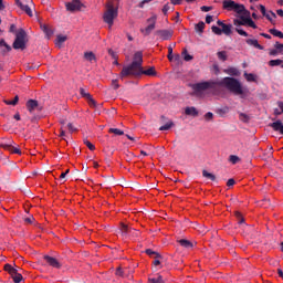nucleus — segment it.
I'll use <instances>...</instances> for the list:
<instances>
[{"instance_id":"obj_1","label":"nucleus","mask_w":283,"mask_h":283,"mask_svg":"<svg viewBox=\"0 0 283 283\" xmlns=\"http://www.w3.org/2000/svg\"><path fill=\"white\" fill-rule=\"evenodd\" d=\"M142 75L155 77L157 75L156 69L154 66L144 70L143 69V52L136 51L134 53V57L132 61V64L127 66H123V70H120V78L133 76V77H139Z\"/></svg>"},{"instance_id":"obj_2","label":"nucleus","mask_w":283,"mask_h":283,"mask_svg":"<svg viewBox=\"0 0 283 283\" xmlns=\"http://www.w3.org/2000/svg\"><path fill=\"white\" fill-rule=\"evenodd\" d=\"M214 85L222 86L237 96H241L242 94H244V91L242 90V84L235 77H223L222 80L214 82Z\"/></svg>"},{"instance_id":"obj_3","label":"nucleus","mask_w":283,"mask_h":283,"mask_svg":"<svg viewBox=\"0 0 283 283\" xmlns=\"http://www.w3.org/2000/svg\"><path fill=\"white\" fill-rule=\"evenodd\" d=\"M249 27L251 29H258V25H255V23L253 22V20H251V18H249V15H241V20H234V27H237L234 30L237 31V33H239V35L241 36H249V34H247V32H244L240 27Z\"/></svg>"},{"instance_id":"obj_4","label":"nucleus","mask_w":283,"mask_h":283,"mask_svg":"<svg viewBox=\"0 0 283 283\" xmlns=\"http://www.w3.org/2000/svg\"><path fill=\"white\" fill-rule=\"evenodd\" d=\"M223 9L234 11L237 14H241L242 17H249V11L244 9V6L234 1H223Z\"/></svg>"},{"instance_id":"obj_5","label":"nucleus","mask_w":283,"mask_h":283,"mask_svg":"<svg viewBox=\"0 0 283 283\" xmlns=\"http://www.w3.org/2000/svg\"><path fill=\"white\" fill-rule=\"evenodd\" d=\"M28 34L25 33V30L21 29L17 32V38L14 39V42L12 43V49L14 50H25V38Z\"/></svg>"},{"instance_id":"obj_6","label":"nucleus","mask_w":283,"mask_h":283,"mask_svg":"<svg viewBox=\"0 0 283 283\" xmlns=\"http://www.w3.org/2000/svg\"><path fill=\"white\" fill-rule=\"evenodd\" d=\"M217 85L214 82H201L197 84H190V88L195 92V94H201L202 92L213 90Z\"/></svg>"},{"instance_id":"obj_7","label":"nucleus","mask_w":283,"mask_h":283,"mask_svg":"<svg viewBox=\"0 0 283 283\" xmlns=\"http://www.w3.org/2000/svg\"><path fill=\"white\" fill-rule=\"evenodd\" d=\"M3 271L8 272L10 274V277H12V281L14 283H21L23 281V275L17 271L12 265L6 264L3 265Z\"/></svg>"},{"instance_id":"obj_8","label":"nucleus","mask_w":283,"mask_h":283,"mask_svg":"<svg viewBox=\"0 0 283 283\" xmlns=\"http://www.w3.org/2000/svg\"><path fill=\"white\" fill-rule=\"evenodd\" d=\"M64 7L66 8V11H69V12H77V11L82 10L84 4H82V2L80 0H71V2H66L64 4Z\"/></svg>"},{"instance_id":"obj_9","label":"nucleus","mask_w":283,"mask_h":283,"mask_svg":"<svg viewBox=\"0 0 283 283\" xmlns=\"http://www.w3.org/2000/svg\"><path fill=\"white\" fill-rule=\"evenodd\" d=\"M156 15L147 19V23H149V25H147V28L145 29H140V33H143L145 36H149V34H151V31L156 29Z\"/></svg>"},{"instance_id":"obj_10","label":"nucleus","mask_w":283,"mask_h":283,"mask_svg":"<svg viewBox=\"0 0 283 283\" xmlns=\"http://www.w3.org/2000/svg\"><path fill=\"white\" fill-rule=\"evenodd\" d=\"M116 18V9L114 8H108V10H106V13H104V22H106V24L111 25L114 24V19Z\"/></svg>"},{"instance_id":"obj_11","label":"nucleus","mask_w":283,"mask_h":283,"mask_svg":"<svg viewBox=\"0 0 283 283\" xmlns=\"http://www.w3.org/2000/svg\"><path fill=\"white\" fill-rule=\"evenodd\" d=\"M80 95L88 102V106L93 108L97 107V102L93 99V96L91 95V93L86 92V90L80 88Z\"/></svg>"},{"instance_id":"obj_12","label":"nucleus","mask_w":283,"mask_h":283,"mask_svg":"<svg viewBox=\"0 0 283 283\" xmlns=\"http://www.w3.org/2000/svg\"><path fill=\"white\" fill-rule=\"evenodd\" d=\"M160 120L163 124V126H160L159 130L160 132H166V130H170L174 127V122L171 119H167V117L161 116Z\"/></svg>"},{"instance_id":"obj_13","label":"nucleus","mask_w":283,"mask_h":283,"mask_svg":"<svg viewBox=\"0 0 283 283\" xmlns=\"http://www.w3.org/2000/svg\"><path fill=\"white\" fill-rule=\"evenodd\" d=\"M14 3L17 4V7H19V9H21V11L25 12L28 17H33L32 9L30 8V6L23 4V1L21 0H14Z\"/></svg>"},{"instance_id":"obj_14","label":"nucleus","mask_w":283,"mask_h":283,"mask_svg":"<svg viewBox=\"0 0 283 283\" xmlns=\"http://www.w3.org/2000/svg\"><path fill=\"white\" fill-rule=\"evenodd\" d=\"M44 261H46V264L53 269H61L62 264L55 259L50 255H44Z\"/></svg>"},{"instance_id":"obj_15","label":"nucleus","mask_w":283,"mask_h":283,"mask_svg":"<svg viewBox=\"0 0 283 283\" xmlns=\"http://www.w3.org/2000/svg\"><path fill=\"white\" fill-rule=\"evenodd\" d=\"M156 34L163 39V41H169L171 40V36H174V31L171 30H158L156 31Z\"/></svg>"},{"instance_id":"obj_16","label":"nucleus","mask_w":283,"mask_h":283,"mask_svg":"<svg viewBox=\"0 0 283 283\" xmlns=\"http://www.w3.org/2000/svg\"><path fill=\"white\" fill-rule=\"evenodd\" d=\"M217 25L221 27L220 30L223 31L226 36H230L232 34V24H226L223 21L219 20L217 21Z\"/></svg>"},{"instance_id":"obj_17","label":"nucleus","mask_w":283,"mask_h":283,"mask_svg":"<svg viewBox=\"0 0 283 283\" xmlns=\"http://www.w3.org/2000/svg\"><path fill=\"white\" fill-rule=\"evenodd\" d=\"M1 148H3V150L10 151V154L21 155V149L19 148V146H10L9 144H1Z\"/></svg>"},{"instance_id":"obj_18","label":"nucleus","mask_w":283,"mask_h":283,"mask_svg":"<svg viewBox=\"0 0 283 283\" xmlns=\"http://www.w3.org/2000/svg\"><path fill=\"white\" fill-rule=\"evenodd\" d=\"M269 127H271L273 129V132H277V133L282 134V136H283V124H282V120L277 119V120L269 124Z\"/></svg>"},{"instance_id":"obj_19","label":"nucleus","mask_w":283,"mask_h":283,"mask_svg":"<svg viewBox=\"0 0 283 283\" xmlns=\"http://www.w3.org/2000/svg\"><path fill=\"white\" fill-rule=\"evenodd\" d=\"M25 107L28 108V112H30V114H32V113H34V111H36V108H39V102L35 99H30L25 104Z\"/></svg>"},{"instance_id":"obj_20","label":"nucleus","mask_w":283,"mask_h":283,"mask_svg":"<svg viewBox=\"0 0 283 283\" xmlns=\"http://www.w3.org/2000/svg\"><path fill=\"white\" fill-rule=\"evenodd\" d=\"M184 114L186 116L197 117L199 115V112L195 107H186L184 109Z\"/></svg>"},{"instance_id":"obj_21","label":"nucleus","mask_w":283,"mask_h":283,"mask_svg":"<svg viewBox=\"0 0 283 283\" xmlns=\"http://www.w3.org/2000/svg\"><path fill=\"white\" fill-rule=\"evenodd\" d=\"M245 43H247V45L253 46V48H255V49H258V50H260V51L264 50V46L260 45V44L258 43V40L247 39V40H245Z\"/></svg>"},{"instance_id":"obj_22","label":"nucleus","mask_w":283,"mask_h":283,"mask_svg":"<svg viewBox=\"0 0 283 283\" xmlns=\"http://www.w3.org/2000/svg\"><path fill=\"white\" fill-rule=\"evenodd\" d=\"M134 232H136V230H134V229H132V228H129V227H127L125 224H120V234L123 237L132 234Z\"/></svg>"},{"instance_id":"obj_23","label":"nucleus","mask_w":283,"mask_h":283,"mask_svg":"<svg viewBox=\"0 0 283 283\" xmlns=\"http://www.w3.org/2000/svg\"><path fill=\"white\" fill-rule=\"evenodd\" d=\"M177 243L179 245H181V248H184V249H192V242H190L189 240L179 239V240H177Z\"/></svg>"},{"instance_id":"obj_24","label":"nucleus","mask_w":283,"mask_h":283,"mask_svg":"<svg viewBox=\"0 0 283 283\" xmlns=\"http://www.w3.org/2000/svg\"><path fill=\"white\" fill-rule=\"evenodd\" d=\"M148 281L149 283H165V281L163 280V275L160 274H156V276H150Z\"/></svg>"},{"instance_id":"obj_25","label":"nucleus","mask_w":283,"mask_h":283,"mask_svg":"<svg viewBox=\"0 0 283 283\" xmlns=\"http://www.w3.org/2000/svg\"><path fill=\"white\" fill-rule=\"evenodd\" d=\"M201 176L206 179H210V181H217V176H214L213 174L208 172L207 170H202Z\"/></svg>"},{"instance_id":"obj_26","label":"nucleus","mask_w":283,"mask_h":283,"mask_svg":"<svg viewBox=\"0 0 283 283\" xmlns=\"http://www.w3.org/2000/svg\"><path fill=\"white\" fill-rule=\"evenodd\" d=\"M205 28H206V23L199 22V23L195 24V32L202 34Z\"/></svg>"},{"instance_id":"obj_27","label":"nucleus","mask_w":283,"mask_h":283,"mask_svg":"<svg viewBox=\"0 0 283 283\" xmlns=\"http://www.w3.org/2000/svg\"><path fill=\"white\" fill-rule=\"evenodd\" d=\"M145 253L154 259L163 258L158 252H155L154 250H150V249L145 250Z\"/></svg>"},{"instance_id":"obj_28","label":"nucleus","mask_w":283,"mask_h":283,"mask_svg":"<svg viewBox=\"0 0 283 283\" xmlns=\"http://www.w3.org/2000/svg\"><path fill=\"white\" fill-rule=\"evenodd\" d=\"M262 17L266 18V20H269V22H271L272 24H275L273 22V19L276 18L275 12L269 11V13H264V14H262Z\"/></svg>"},{"instance_id":"obj_29","label":"nucleus","mask_w":283,"mask_h":283,"mask_svg":"<svg viewBox=\"0 0 283 283\" xmlns=\"http://www.w3.org/2000/svg\"><path fill=\"white\" fill-rule=\"evenodd\" d=\"M1 145H9L10 147H15L18 145L14 144V140L12 139H8V138H3L0 140V147Z\"/></svg>"},{"instance_id":"obj_30","label":"nucleus","mask_w":283,"mask_h":283,"mask_svg":"<svg viewBox=\"0 0 283 283\" xmlns=\"http://www.w3.org/2000/svg\"><path fill=\"white\" fill-rule=\"evenodd\" d=\"M18 103H19V96H14V99L12 101L3 99V104L8 106H17Z\"/></svg>"},{"instance_id":"obj_31","label":"nucleus","mask_w":283,"mask_h":283,"mask_svg":"<svg viewBox=\"0 0 283 283\" xmlns=\"http://www.w3.org/2000/svg\"><path fill=\"white\" fill-rule=\"evenodd\" d=\"M217 57L220 60V61H223L226 62L228 60V53L226 51H219L217 53Z\"/></svg>"},{"instance_id":"obj_32","label":"nucleus","mask_w":283,"mask_h":283,"mask_svg":"<svg viewBox=\"0 0 283 283\" xmlns=\"http://www.w3.org/2000/svg\"><path fill=\"white\" fill-rule=\"evenodd\" d=\"M181 57L184 59V61L186 62H190L192 61V56L190 54H188V51H186V49H184L181 51Z\"/></svg>"},{"instance_id":"obj_33","label":"nucleus","mask_w":283,"mask_h":283,"mask_svg":"<svg viewBox=\"0 0 283 283\" xmlns=\"http://www.w3.org/2000/svg\"><path fill=\"white\" fill-rule=\"evenodd\" d=\"M282 63H283L282 60H271V61H269V66L270 67H277L280 65H283Z\"/></svg>"},{"instance_id":"obj_34","label":"nucleus","mask_w":283,"mask_h":283,"mask_svg":"<svg viewBox=\"0 0 283 283\" xmlns=\"http://www.w3.org/2000/svg\"><path fill=\"white\" fill-rule=\"evenodd\" d=\"M0 46L6 48L3 53H8V52L12 51V48L10 45H8V43H6V41L3 39H0Z\"/></svg>"},{"instance_id":"obj_35","label":"nucleus","mask_w":283,"mask_h":283,"mask_svg":"<svg viewBox=\"0 0 283 283\" xmlns=\"http://www.w3.org/2000/svg\"><path fill=\"white\" fill-rule=\"evenodd\" d=\"M269 34H271L273 36H277L280 39H283V33L281 31L275 30V29H270Z\"/></svg>"},{"instance_id":"obj_36","label":"nucleus","mask_w":283,"mask_h":283,"mask_svg":"<svg viewBox=\"0 0 283 283\" xmlns=\"http://www.w3.org/2000/svg\"><path fill=\"white\" fill-rule=\"evenodd\" d=\"M108 134H114V136H123L124 135L123 130L118 129V128L108 129Z\"/></svg>"},{"instance_id":"obj_37","label":"nucleus","mask_w":283,"mask_h":283,"mask_svg":"<svg viewBox=\"0 0 283 283\" xmlns=\"http://www.w3.org/2000/svg\"><path fill=\"white\" fill-rule=\"evenodd\" d=\"M243 76L244 80H247V82L249 83L255 82V75H253L252 73H244Z\"/></svg>"},{"instance_id":"obj_38","label":"nucleus","mask_w":283,"mask_h":283,"mask_svg":"<svg viewBox=\"0 0 283 283\" xmlns=\"http://www.w3.org/2000/svg\"><path fill=\"white\" fill-rule=\"evenodd\" d=\"M227 73H228V75H230V76H238V75H240V72H238V69H237V67H230V69H228Z\"/></svg>"},{"instance_id":"obj_39","label":"nucleus","mask_w":283,"mask_h":283,"mask_svg":"<svg viewBox=\"0 0 283 283\" xmlns=\"http://www.w3.org/2000/svg\"><path fill=\"white\" fill-rule=\"evenodd\" d=\"M84 59H86L88 62H93L95 61V54L93 52H86L84 53Z\"/></svg>"},{"instance_id":"obj_40","label":"nucleus","mask_w":283,"mask_h":283,"mask_svg":"<svg viewBox=\"0 0 283 283\" xmlns=\"http://www.w3.org/2000/svg\"><path fill=\"white\" fill-rule=\"evenodd\" d=\"M41 29H42V32L46 34V36L53 35V31L48 25H42Z\"/></svg>"},{"instance_id":"obj_41","label":"nucleus","mask_w":283,"mask_h":283,"mask_svg":"<svg viewBox=\"0 0 283 283\" xmlns=\"http://www.w3.org/2000/svg\"><path fill=\"white\" fill-rule=\"evenodd\" d=\"M211 30H212V33L217 34L218 36H221L223 34V30L220 29L219 27L212 25Z\"/></svg>"},{"instance_id":"obj_42","label":"nucleus","mask_w":283,"mask_h":283,"mask_svg":"<svg viewBox=\"0 0 283 283\" xmlns=\"http://www.w3.org/2000/svg\"><path fill=\"white\" fill-rule=\"evenodd\" d=\"M239 120L242 123H249V115H245L244 113H239Z\"/></svg>"},{"instance_id":"obj_43","label":"nucleus","mask_w":283,"mask_h":283,"mask_svg":"<svg viewBox=\"0 0 283 283\" xmlns=\"http://www.w3.org/2000/svg\"><path fill=\"white\" fill-rule=\"evenodd\" d=\"M279 54H283V51L271 49L269 50V55L270 56H277Z\"/></svg>"},{"instance_id":"obj_44","label":"nucleus","mask_w":283,"mask_h":283,"mask_svg":"<svg viewBox=\"0 0 283 283\" xmlns=\"http://www.w3.org/2000/svg\"><path fill=\"white\" fill-rule=\"evenodd\" d=\"M229 112H230V107H228V106H226V107H223V108L217 109V114H219V115H226V114H228Z\"/></svg>"},{"instance_id":"obj_45","label":"nucleus","mask_w":283,"mask_h":283,"mask_svg":"<svg viewBox=\"0 0 283 283\" xmlns=\"http://www.w3.org/2000/svg\"><path fill=\"white\" fill-rule=\"evenodd\" d=\"M84 145L88 148V150L94 151L95 150V145H93L88 139H84Z\"/></svg>"},{"instance_id":"obj_46","label":"nucleus","mask_w":283,"mask_h":283,"mask_svg":"<svg viewBox=\"0 0 283 283\" xmlns=\"http://www.w3.org/2000/svg\"><path fill=\"white\" fill-rule=\"evenodd\" d=\"M55 42H57V44H62V43L66 42V36L65 35H57L55 38Z\"/></svg>"},{"instance_id":"obj_47","label":"nucleus","mask_w":283,"mask_h":283,"mask_svg":"<svg viewBox=\"0 0 283 283\" xmlns=\"http://www.w3.org/2000/svg\"><path fill=\"white\" fill-rule=\"evenodd\" d=\"M240 161V158L238 156H230V163H232V165H237Z\"/></svg>"},{"instance_id":"obj_48","label":"nucleus","mask_w":283,"mask_h":283,"mask_svg":"<svg viewBox=\"0 0 283 283\" xmlns=\"http://www.w3.org/2000/svg\"><path fill=\"white\" fill-rule=\"evenodd\" d=\"M273 50H279L280 52H283V44L280 42H275V44L273 45Z\"/></svg>"},{"instance_id":"obj_49","label":"nucleus","mask_w":283,"mask_h":283,"mask_svg":"<svg viewBox=\"0 0 283 283\" xmlns=\"http://www.w3.org/2000/svg\"><path fill=\"white\" fill-rule=\"evenodd\" d=\"M169 10H171V7L169 6V3L165 4V7H163V14L167 15Z\"/></svg>"},{"instance_id":"obj_50","label":"nucleus","mask_w":283,"mask_h":283,"mask_svg":"<svg viewBox=\"0 0 283 283\" xmlns=\"http://www.w3.org/2000/svg\"><path fill=\"white\" fill-rule=\"evenodd\" d=\"M66 129H69V132L71 134H73L76 130L75 127L73 126V124H71V123L66 124Z\"/></svg>"},{"instance_id":"obj_51","label":"nucleus","mask_w":283,"mask_h":283,"mask_svg":"<svg viewBox=\"0 0 283 283\" xmlns=\"http://www.w3.org/2000/svg\"><path fill=\"white\" fill-rule=\"evenodd\" d=\"M200 10H201V12H210V11H212V7L202 6V7L200 8Z\"/></svg>"},{"instance_id":"obj_52","label":"nucleus","mask_w":283,"mask_h":283,"mask_svg":"<svg viewBox=\"0 0 283 283\" xmlns=\"http://www.w3.org/2000/svg\"><path fill=\"white\" fill-rule=\"evenodd\" d=\"M237 219H239V224H242L244 222V219H242V214H240V212L235 213Z\"/></svg>"},{"instance_id":"obj_53","label":"nucleus","mask_w":283,"mask_h":283,"mask_svg":"<svg viewBox=\"0 0 283 283\" xmlns=\"http://www.w3.org/2000/svg\"><path fill=\"white\" fill-rule=\"evenodd\" d=\"M212 117H213V115H212L211 112H208V113H206V115H205L206 120H212Z\"/></svg>"},{"instance_id":"obj_54","label":"nucleus","mask_w":283,"mask_h":283,"mask_svg":"<svg viewBox=\"0 0 283 283\" xmlns=\"http://www.w3.org/2000/svg\"><path fill=\"white\" fill-rule=\"evenodd\" d=\"M259 9H260V13H262V15L269 14V13L266 12V9L264 8V6L260 4Z\"/></svg>"},{"instance_id":"obj_55","label":"nucleus","mask_w":283,"mask_h":283,"mask_svg":"<svg viewBox=\"0 0 283 283\" xmlns=\"http://www.w3.org/2000/svg\"><path fill=\"white\" fill-rule=\"evenodd\" d=\"M277 107H280V111H281V112L275 113V115H281V114H283V103H282V102H280V103L277 104Z\"/></svg>"},{"instance_id":"obj_56","label":"nucleus","mask_w":283,"mask_h":283,"mask_svg":"<svg viewBox=\"0 0 283 283\" xmlns=\"http://www.w3.org/2000/svg\"><path fill=\"white\" fill-rule=\"evenodd\" d=\"M237 184L233 178L228 179V187H233Z\"/></svg>"},{"instance_id":"obj_57","label":"nucleus","mask_w":283,"mask_h":283,"mask_svg":"<svg viewBox=\"0 0 283 283\" xmlns=\"http://www.w3.org/2000/svg\"><path fill=\"white\" fill-rule=\"evenodd\" d=\"M149 1H151V0H143V2L138 3V8L139 9L145 8V3H149Z\"/></svg>"},{"instance_id":"obj_58","label":"nucleus","mask_w":283,"mask_h":283,"mask_svg":"<svg viewBox=\"0 0 283 283\" xmlns=\"http://www.w3.org/2000/svg\"><path fill=\"white\" fill-rule=\"evenodd\" d=\"M115 275L116 276H123V270L120 268H116Z\"/></svg>"},{"instance_id":"obj_59","label":"nucleus","mask_w":283,"mask_h":283,"mask_svg":"<svg viewBox=\"0 0 283 283\" xmlns=\"http://www.w3.org/2000/svg\"><path fill=\"white\" fill-rule=\"evenodd\" d=\"M34 222V217L25 218V223L32 224Z\"/></svg>"},{"instance_id":"obj_60","label":"nucleus","mask_w":283,"mask_h":283,"mask_svg":"<svg viewBox=\"0 0 283 283\" xmlns=\"http://www.w3.org/2000/svg\"><path fill=\"white\" fill-rule=\"evenodd\" d=\"M212 23V15H206V24Z\"/></svg>"},{"instance_id":"obj_61","label":"nucleus","mask_w":283,"mask_h":283,"mask_svg":"<svg viewBox=\"0 0 283 283\" xmlns=\"http://www.w3.org/2000/svg\"><path fill=\"white\" fill-rule=\"evenodd\" d=\"M113 90H118V81L117 80H113Z\"/></svg>"},{"instance_id":"obj_62","label":"nucleus","mask_w":283,"mask_h":283,"mask_svg":"<svg viewBox=\"0 0 283 283\" xmlns=\"http://www.w3.org/2000/svg\"><path fill=\"white\" fill-rule=\"evenodd\" d=\"M17 31V25H10V33H14Z\"/></svg>"},{"instance_id":"obj_63","label":"nucleus","mask_w":283,"mask_h":283,"mask_svg":"<svg viewBox=\"0 0 283 283\" xmlns=\"http://www.w3.org/2000/svg\"><path fill=\"white\" fill-rule=\"evenodd\" d=\"M277 275H279L280 277H282V280H283V272H282V269H277Z\"/></svg>"},{"instance_id":"obj_64","label":"nucleus","mask_w":283,"mask_h":283,"mask_svg":"<svg viewBox=\"0 0 283 283\" xmlns=\"http://www.w3.org/2000/svg\"><path fill=\"white\" fill-rule=\"evenodd\" d=\"M276 14L283 18V10L282 9H277Z\"/></svg>"}]
</instances>
